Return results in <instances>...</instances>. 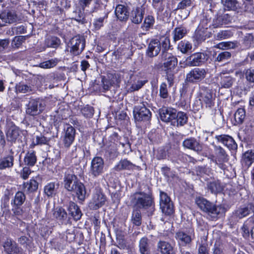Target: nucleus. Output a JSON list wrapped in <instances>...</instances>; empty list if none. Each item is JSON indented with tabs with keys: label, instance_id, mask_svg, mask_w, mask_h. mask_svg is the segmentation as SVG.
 <instances>
[{
	"label": "nucleus",
	"instance_id": "nucleus-13",
	"mask_svg": "<svg viewBox=\"0 0 254 254\" xmlns=\"http://www.w3.org/2000/svg\"><path fill=\"white\" fill-rule=\"evenodd\" d=\"M243 236L247 239L251 234L252 238L254 239V217H251L245 221L241 228Z\"/></svg>",
	"mask_w": 254,
	"mask_h": 254
},
{
	"label": "nucleus",
	"instance_id": "nucleus-34",
	"mask_svg": "<svg viewBox=\"0 0 254 254\" xmlns=\"http://www.w3.org/2000/svg\"><path fill=\"white\" fill-rule=\"evenodd\" d=\"M19 134L18 128L15 126H11L6 132L7 140L9 141L16 140Z\"/></svg>",
	"mask_w": 254,
	"mask_h": 254
},
{
	"label": "nucleus",
	"instance_id": "nucleus-12",
	"mask_svg": "<svg viewBox=\"0 0 254 254\" xmlns=\"http://www.w3.org/2000/svg\"><path fill=\"white\" fill-rule=\"evenodd\" d=\"M75 129L70 125H67L64 129L63 143L65 147L69 148L75 139Z\"/></svg>",
	"mask_w": 254,
	"mask_h": 254
},
{
	"label": "nucleus",
	"instance_id": "nucleus-31",
	"mask_svg": "<svg viewBox=\"0 0 254 254\" xmlns=\"http://www.w3.org/2000/svg\"><path fill=\"white\" fill-rule=\"evenodd\" d=\"M134 165L127 159L121 160L115 166L114 169L117 171L123 170H130L133 168Z\"/></svg>",
	"mask_w": 254,
	"mask_h": 254
},
{
	"label": "nucleus",
	"instance_id": "nucleus-27",
	"mask_svg": "<svg viewBox=\"0 0 254 254\" xmlns=\"http://www.w3.org/2000/svg\"><path fill=\"white\" fill-rule=\"evenodd\" d=\"M115 12L117 17L121 21H126L128 17L129 13L127 7L124 5H118Z\"/></svg>",
	"mask_w": 254,
	"mask_h": 254
},
{
	"label": "nucleus",
	"instance_id": "nucleus-10",
	"mask_svg": "<svg viewBox=\"0 0 254 254\" xmlns=\"http://www.w3.org/2000/svg\"><path fill=\"white\" fill-rule=\"evenodd\" d=\"M194 231L192 229H189L185 231H180L176 234V239L179 244L186 246L190 244L194 237Z\"/></svg>",
	"mask_w": 254,
	"mask_h": 254
},
{
	"label": "nucleus",
	"instance_id": "nucleus-25",
	"mask_svg": "<svg viewBox=\"0 0 254 254\" xmlns=\"http://www.w3.org/2000/svg\"><path fill=\"white\" fill-rule=\"evenodd\" d=\"M68 210L74 220L77 221L81 218L82 213L79 207L74 202L71 201L69 203Z\"/></svg>",
	"mask_w": 254,
	"mask_h": 254
},
{
	"label": "nucleus",
	"instance_id": "nucleus-54",
	"mask_svg": "<svg viewBox=\"0 0 254 254\" xmlns=\"http://www.w3.org/2000/svg\"><path fill=\"white\" fill-rule=\"evenodd\" d=\"M233 35V33L229 30H222L218 32L215 37L217 40H222L230 38Z\"/></svg>",
	"mask_w": 254,
	"mask_h": 254
},
{
	"label": "nucleus",
	"instance_id": "nucleus-51",
	"mask_svg": "<svg viewBox=\"0 0 254 254\" xmlns=\"http://www.w3.org/2000/svg\"><path fill=\"white\" fill-rule=\"evenodd\" d=\"M139 250L142 254H149L148 240L146 238H142L139 242Z\"/></svg>",
	"mask_w": 254,
	"mask_h": 254
},
{
	"label": "nucleus",
	"instance_id": "nucleus-7",
	"mask_svg": "<svg viewBox=\"0 0 254 254\" xmlns=\"http://www.w3.org/2000/svg\"><path fill=\"white\" fill-rule=\"evenodd\" d=\"M160 206L163 213L170 215L174 212V205L170 198L166 193L160 191Z\"/></svg>",
	"mask_w": 254,
	"mask_h": 254
},
{
	"label": "nucleus",
	"instance_id": "nucleus-2",
	"mask_svg": "<svg viewBox=\"0 0 254 254\" xmlns=\"http://www.w3.org/2000/svg\"><path fill=\"white\" fill-rule=\"evenodd\" d=\"M195 203L202 211L207 213L213 219L217 218L219 215L223 214L225 212L223 207L216 205L203 197H196Z\"/></svg>",
	"mask_w": 254,
	"mask_h": 254
},
{
	"label": "nucleus",
	"instance_id": "nucleus-36",
	"mask_svg": "<svg viewBox=\"0 0 254 254\" xmlns=\"http://www.w3.org/2000/svg\"><path fill=\"white\" fill-rule=\"evenodd\" d=\"M14 158L12 156L8 155L0 159V170L6 168H11L13 165Z\"/></svg>",
	"mask_w": 254,
	"mask_h": 254
},
{
	"label": "nucleus",
	"instance_id": "nucleus-49",
	"mask_svg": "<svg viewBox=\"0 0 254 254\" xmlns=\"http://www.w3.org/2000/svg\"><path fill=\"white\" fill-rule=\"evenodd\" d=\"M56 191V185L54 183H50L44 187V192L48 197L55 194Z\"/></svg>",
	"mask_w": 254,
	"mask_h": 254
},
{
	"label": "nucleus",
	"instance_id": "nucleus-63",
	"mask_svg": "<svg viewBox=\"0 0 254 254\" xmlns=\"http://www.w3.org/2000/svg\"><path fill=\"white\" fill-rule=\"evenodd\" d=\"M104 20V18L103 17H100L95 19L93 25L96 30L100 29L103 26Z\"/></svg>",
	"mask_w": 254,
	"mask_h": 254
},
{
	"label": "nucleus",
	"instance_id": "nucleus-48",
	"mask_svg": "<svg viewBox=\"0 0 254 254\" xmlns=\"http://www.w3.org/2000/svg\"><path fill=\"white\" fill-rule=\"evenodd\" d=\"M208 188L214 193L219 192L222 190V188L219 181L210 182L208 185Z\"/></svg>",
	"mask_w": 254,
	"mask_h": 254
},
{
	"label": "nucleus",
	"instance_id": "nucleus-62",
	"mask_svg": "<svg viewBox=\"0 0 254 254\" xmlns=\"http://www.w3.org/2000/svg\"><path fill=\"white\" fill-rule=\"evenodd\" d=\"M12 205V211L13 212V214L14 216L16 217L20 216L23 214V210L20 207L21 206L20 205Z\"/></svg>",
	"mask_w": 254,
	"mask_h": 254
},
{
	"label": "nucleus",
	"instance_id": "nucleus-19",
	"mask_svg": "<svg viewBox=\"0 0 254 254\" xmlns=\"http://www.w3.org/2000/svg\"><path fill=\"white\" fill-rule=\"evenodd\" d=\"M160 115L162 121L169 122L176 119V110L171 108H164L160 110Z\"/></svg>",
	"mask_w": 254,
	"mask_h": 254
},
{
	"label": "nucleus",
	"instance_id": "nucleus-56",
	"mask_svg": "<svg viewBox=\"0 0 254 254\" xmlns=\"http://www.w3.org/2000/svg\"><path fill=\"white\" fill-rule=\"evenodd\" d=\"M160 47L162 48V52H166L170 47V39L168 37L161 38L159 40Z\"/></svg>",
	"mask_w": 254,
	"mask_h": 254
},
{
	"label": "nucleus",
	"instance_id": "nucleus-60",
	"mask_svg": "<svg viewBox=\"0 0 254 254\" xmlns=\"http://www.w3.org/2000/svg\"><path fill=\"white\" fill-rule=\"evenodd\" d=\"M246 79L252 83H254V69L250 68L246 70L245 72Z\"/></svg>",
	"mask_w": 254,
	"mask_h": 254
},
{
	"label": "nucleus",
	"instance_id": "nucleus-6",
	"mask_svg": "<svg viewBox=\"0 0 254 254\" xmlns=\"http://www.w3.org/2000/svg\"><path fill=\"white\" fill-rule=\"evenodd\" d=\"M133 116L135 121L138 122L149 121L151 116V113L144 103H141L134 107Z\"/></svg>",
	"mask_w": 254,
	"mask_h": 254
},
{
	"label": "nucleus",
	"instance_id": "nucleus-20",
	"mask_svg": "<svg viewBox=\"0 0 254 254\" xmlns=\"http://www.w3.org/2000/svg\"><path fill=\"white\" fill-rule=\"evenodd\" d=\"M161 50L159 40L153 39L149 43L146 54L149 57H153L158 55Z\"/></svg>",
	"mask_w": 254,
	"mask_h": 254
},
{
	"label": "nucleus",
	"instance_id": "nucleus-17",
	"mask_svg": "<svg viewBox=\"0 0 254 254\" xmlns=\"http://www.w3.org/2000/svg\"><path fill=\"white\" fill-rule=\"evenodd\" d=\"M215 138L219 142L222 143L230 150H236L237 148V143L233 137L230 135L226 134L216 135Z\"/></svg>",
	"mask_w": 254,
	"mask_h": 254
},
{
	"label": "nucleus",
	"instance_id": "nucleus-55",
	"mask_svg": "<svg viewBox=\"0 0 254 254\" xmlns=\"http://www.w3.org/2000/svg\"><path fill=\"white\" fill-rule=\"evenodd\" d=\"M15 89L17 92L22 93H28L32 90L31 86L21 83L16 85Z\"/></svg>",
	"mask_w": 254,
	"mask_h": 254
},
{
	"label": "nucleus",
	"instance_id": "nucleus-32",
	"mask_svg": "<svg viewBox=\"0 0 254 254\" xmlns=\"http://www.w3.org/2000/svg\"><path fill=\"white\" fill-rule=\"evenodd\" d=\"M230 21V17L228 14H225L218 16L213 20L212 26L214 28H218L224 24H227Z\"/></svg>",
	"mask_w": 254,
	"mask_h": 254
},
{
	"label": "nucleus",
	"instance_id": "nucleus-22",
	"mask_svg": "<svg viewBox=\"0 0 254 254\" xmlns=\"http://www.w3.org/2000/svg\"><path fill=\"white\" fill-rule=\"evenodd\" d=\"M73 189L72 191H73L75 193L79 202H81L83 201L86 194V191L84 185L80 182H76V184H75Z\"/></svg>",
	"mask_w": 254,
	"mask_h": 254
},
{
	"label": "nucleus",
	"instance_id": "nucleus-61",
	"mask_svg": "<svg viewBox=\"0 0 254 254\" xmlns=\"http://www.w3.org/2000/svg\"><path fill=\"white\" fill-rule=\"evenodd\" d=\"M18 242L26 249L28 248L31 243L30 240L26 236H21L20 237L18 240Z\"/></svg>",
	"mask_w": 254,
	"mask_h": 254
},
{
	"label": "nucleus",
	"instance_id": "nucleus-11",
	"mask_svg": "<svg viewBox=\"0 0 254 254\" xmlns=\"http://www.w3.org/2000/svg\"><path fill=\"white\" fill-rule=\"evenodd\" d=\"M206 74L204 68L195 67L187 74L186 80L191 83L199 82L205 78Z\"/></svg>",
	"mask_w": 254,
	"mask_h": 254
},
{
	"label": "nucleus",
	"instance_id": "nucleus-44",
	"mask_svg": "<svg viewBox=\"0 0 254 254\" xmlns=\"http://www.w3.org/2000/svg\"><path fill=\"white\" fill-rule=\"evenodd\" d=\"M58 61L57 59H52L39 64L38 66L44 69L51 68L55 66Z\"/></svg>",
	"mask_w": 254,
	"mask_h": 254
},
{
	"label": "nucleus",
	"instance_id": "nucleus-42",
	"mask_svg": "<svg viewBox=\"0 0 254 254\" xmlns=\"http://www.w3.org/2000/svg\"><path fill=\"white\" fill-rule=\"evenodd\" d=\"M237 44L235 42H222L218 44L216 47L221 50L234 49L237 46Z\"/></svg>",
	"mask_w": 254,
	"mask_h": 254
},
{
	"label": "nucleus",
	"instance_id": "nucleus-26",
	"mask_svg": "<svg viewBox=\"0 0 254 254\" xmlns=\"http://www.w3.org/2000/svg\"><path fill=\"white\" fill-rule=\"evenodd\" d=\"M157 250L161 254H173L172 246L166 241H160L157 244Z\"/></svg>",
	"mask_w": 254,
	"mask_h": 254
},
{
	"label": "nucleus",
	"instance_id": "nucleus-52",
	"mask_svg": "<svg viewBox=\"0 0 254 254\" xmlns=\"http://www.w3.org/2000/svg\"><path fill=\"white\" fill-rule=\"evenodd\" d=\"M155 22L154 18L151 15H148L145 17L142 28L145 30H148L153 26Z\"/></svg>",
	"mask_w": 254,
	"mask_h": 254
},
{
	"label": "nucleus",
	"instance_id": "nucleus-3",
	"mask_svg": "<svg viewBox=\"0 0 254 254\" xmlns=\"http://www.w3.org/2000/svg\"><path fill=\"white\" fill-rule=\"evenodd\" d=\"M131 202L136 208L146 209L153 204L151 192L138 191L131 196Z\"/></svg>",
	"mask_w": 254,
	"mask_h": 254
},
{
	"label": "nucleus",
	"instance_id": "nucleus-39",
	"mask_svg": "<svg viewBox=\"0 0 254 254\" xmlns=\"http://www.w3.org/2000/svg\"><path fill=\"white\" fill-rule=\"evenodd\" d=\"M178 49L182 53L186 54L191 51L192 45L189 41H181L178 45Z\"/></svg>",
	"mask_w": 254,
	"mask_h": 254
},
{
	"label": "nucleus",
	"instance_id": "nucleus-33",
	"mask_svg": "<svg viewBox=\"0 0 254 254\" xmlns=\"http://www.w3.org/2000/svg\"><path fill=\"white\" fill-rule=\"evenodd\" d=\"M37 161V157L34 151L28 152L26 153L24 159V163L25 165L33 166Z\"/></svg>",
	"mask_w": 254,
	"mask_h": 254
},
{
	"label": "nucleus",
	"instance_id": "nucleus-4",
	"mask_svg": "<svg viewBox=\"0 0 254 254\" xmlns=\"http://www.w3.org/2000/svg\"><path fill=\"white\" fill-rule=\"evenodd\" d=\"M214 154L210 155L212 161L221 170L225 171L226 169L225 164L229 160L228 155L225 150L220 146L213 144Z\"/></svg>",
	"mask_w": 254,
	"mask_h": 254
},
{
	"label": "nucleus",
	"instance_id": "nucleus-41",
	"mask_svg": "<svg viewBox=\"0 0 254 254\" xmlns=\"http://www.w3.org/2000/svg\"><path fill=\"white\" fill-rule=\"evenodd\" d=\"M235 81V79L230 76L223 75L221 77L220 84L224 88L230 87Z\"/></svg>",
	"mask_w": 254,
	"mask_h": 254
},
{
	"label": "nucleus",
	"instance_id": "nucleus-5",
	"mask_svg": "<svg viewBox=\"0 0 254 254\" xmlns=\"http://www.w3.org/2000/svg\"><path fill=\"white\" fill-rule=\"evenodd\" d=\"M85 47V40L78 35L71 38L68 44L69 52L73 56L79 55Z\"/></svg>",
	"mask_w": 254,
	"mask_h": 254
},
{
	"label": "nucleus",
	"instance_id": "nucleus-43",
	"mask_svg": "<svg viewBox=\"0 0 254 254\" xmlns=\"http://www.w3.org/2000/svg\"><path fill=\"white\" fill-rule=\"evenodd\" d=\"M25 195L22 191H18L16 193L13 202L11 204L21 206L25 200Z\"/></svg>",
	"mask_w": 254,
	"mask_h": 254
},
{
	"label": "nucleus",
	"instance_id": "nucleus-38",
	"mask_svg": "<svg viewBox=\"0 0 254 254\" xmlns=\"http://www.w3.org/2000/svg\"><path fill=\"white\" fill-rule=\"evenodd\" d=\"M254 160V150H248L246 152L243 157V163L245 165L249 167L250 166Z\"/></svg>",
	"mask_w": 254,
	"mask_h": 254
},
{
	"label": "nucleus",
	"instance_id": "nucleus-58",
	"mask_svg": "<svg viewBox=\"0 0 254 254\" xmlns=\"http://www.w3.org/2000/svg\"><path fill=\"white\" fill-rule=\"evenodd\" d=\"M191 6V0H183L179 3L177 8L179 9H184L190 7Z\"/></svg>",
	"mask_w": 254,
	"mask_h": 254
},
{
	"label": "nucleus",
	"instance_id": "nucleus-15",
	"mask_svg": "<svg viewBox=\"0 0 254 254\" xmlns=\"http://www.w3.org/2000/svg\"><path fill=\"white\" fill-rule=\"evenodd\" d=\"M146 82V80L142 79L136 75L133 76L131 78L130 81L127 85V91L128 92H132L138 90Z\"/></svg>",
	"mask_w": 254,
	"mask_h": 254
},
{
	"label": "nucleus",
	"instance_id": "nucleus-45",
	"mask_svg": "<svg viewBox=\"0 0 254 254\" xmlns=\"http://www.w3.org/2000/svg\"><path fill=\"white\" fill-rule=\"evenodd\" d=\"M225 10H234L237 8V2L236 0H221Z\"/></svg>",
	"mask_w": 254,
	"mask_h": 254
},
{
	"label": "nucleus",
	"instance_id": "nucleus-28",
	"mask_svg": "<svg viewBox=\"0 0 254 254\" xmlns=\"http://www.w3.org/2000/svg\"><path fill=\"white\" fill-rule=\"evenodd\" d=\"M199 100L201 104L205 105L206 107H210L213 105L212 94L209 90H205L201 93Z\"/></svg>",
	"mask_w": 254,
	"mask_h": 254
},
{
	"label": "nucleus",
	"instance_id": "nucleus-53",
	"mask_svg": "<svg viewBox=\"0 0 254 254\" xmlns=\"http://www.w3.org/2000/svg\"><path fill=\"white\" fill-rule=\"evenodd\" d=\"M231 53L228 51H224L219 53L216 58L215 61L218 62H224L229 60L231 57Z\"/></svg>",
	"mask_w": 254,
	"mask_h": 254
},
{
	"label": "nucleus",
	"instance_id": "nucleus-23",
	"mask_svg": "<svg viewBox=\"0 0 254 254\" xmlns=\"http://www.w3.org/2000/svg\"><path fill=\"white\" fill-rule=\"evenodd\" d=\"M254 211V205L252 204H248L239 208L235 211V215L236 217L241 219L246 217Z\"/></svg>",
	"mask_w": 254,
	"mask_h": 254
},
{
	"label": "nucleus",
	"instance_id": "nucleus-18",
	"mask_svg": "<svg viewBox=\"0 0 254 254\" xmlns=\"http://www.w3.org/2000/svg\"><path fill=\"white\" fill-rule=\"evenodd\" d=\"M4 251L8 254H22L17 244L10 239H7L3 244Z\"/></svg>",
	"mask_w": 254,
	"mask_h": 254
},
{
	"label": "nucleus",
	"instance_id": "nucleus-57",
	"mask_svg": "<svg viewBox=\"0 0 254 254\" xmlns=\"http://www.w3.org/2000/svg\"><path fill=\"white\" fill-rule=\"evenodd\" d=\"M132 221L133 223L136 226L141 224V213L139 210H134L132 215Z\"/></svg>",
	"mask_w": 254,
	"mask_h": 254
},
{
	"label": "nucleus",
	"instance_id": "nucleus-21",
	"mask_svg": "<svg viewBox=\"0 0 254 254\" xmlns=\"http://www.w3.org/2000/svg\"><path fill=\"white\" fill-rule=\"evenodd\" d=\"M53 216L61 224H65L68 221L66 211L62 207L55 208L53 212Z\"/></svg>",
	"mask_w": 254,
	"mask_h": 254
},
{
	"label": "nucleus",
	"instance_id": "nucleus-16",
	"mask_svg": "<svg viewBox=\"0 0 254 254\" xmlns=\"http://www.w3.org/2000/svg\"><path fill=\"white\" fill-rule=\"evenodd\" d=\"M207 60L206 55L202 53H196L187 58V64L189 66H199Z\"/></svg>",
	"mask_w": 254,
	"mask_h": 254
},
{
	"label": "nucleus",
	"instance_id": "nucleus-8",
	"mask_svg": "<svg viewBox=\"0 0 254 254\" xmlns=\"http://www.w3.org/2000/svg\"><path fill=\"white\" fill-rule=\"evenodd\" d=\"M45 109V105L39 100L31 99L27 105V114L34 116L41 114Z\"/></svg>",
	"mask_w": 254,
	"mask_h": 254
},
{
	"label": "nucleus",
	"instance_id": "nucleus-50",
	"mask_svg": "<svg viewBox=\"0 0 254 254\" xmlns=\"http://www.w3.org/2000/svg\"><path fill=\"white\" fill-rule=\"evenodd\" d=\"M49 139L44 135L40 134L37 135L35 138H33L32 144L34 145H46L48 143Z\"/></svg>",
	"mask_w": 254,
	"mask_h": 254
},
{
	"label": "nucleus",
	"instance_id": "nucleus-24",
	"mask_svg": "<svg viewBox=\"0 0 254 254\" xmlns=\"http://www.w3.org/2000/svg\"><path fill=\"white\" fill-rule=\"evenodd\" d=\"M0 18L5 23H12L17 20V16L13 10H5L0 14Z\"/></svg>",
	"mask_w": 254,
	"mask_h": 254
},
{
	"label": "nucleus",
	"instance_id": "nucleus-1",
	"mask_svg": "<svg viewBox=\"0 0 254 254\" xmlns=\"http://www.w3.org/2000/svg\"><path fill=\"white\" fill-rule=\"evenodd\" d=\"M162 60L164 61L163 65L161 64H156L155 67L157 69L161 67H163L165 72L166 77L169 84L171 86L174 83L175 74L177 73L176 69L178 64L177 58L171 53L167 52H163L161 54Z\"/></svg>",
	"mask_w": 254,
	"mask_h": 254
},
{
	"label": "nucleus",
	"instance_id": "nucleus-35",
	"mask_svg": "<svg viewBox=\"0 0 254 254\" xmlns=\"http://www.w3.org/2000/svg\"><path fill=\"white\" fill-rule=\"evenodd\" d=\"M187 33V30L185 27H179L175 28L173 31V39L177 41L182 39Z\"/></svg>",
	"mask_w": 254,
	"mask_h": 254
},
{
	"label": "nucleus",
	"instance_id": "nucleus-29",
	"mask_svg": "<svg viewBox=\"0 0 254 254\" xmlns=\"http://www.w3.org/2000/svg\"><path fill=\"white\" fill-rule=\"evenodd\" d=\"M183 144L185 147L196 151H199L201 150V145L196 140L193 138L185 139L183 141Z\"/></svg>",
	"mask_w": 254,
	"mask_h": 254
},
{
	"label": "nucleus",
	"instance_id": "nucleus-64",
	"mask_svg": "<svg viewBox=\"0 0 254 254\" xmlns=\"http://www.w3.org/2000/svg\"><path fill=\"white\" fill-rule=\"evenodd\" d=\"M31 173V170L29 168L25 167L23 168L21 172V177L24 180L27 179L30 174Z\"/></svg>",
	"mask_w": 254,
	"mask_h": 254
},
{
	"label": "nucleus",
	"instance_id": "nucleus-14",
	"mask_svg": "<svg viewBox=\"0 0 254 254\" xmlns=\"http://www.w3.org/2000/svg\"><path fill=\"white\" fill-rule=\"evenodd\" d=\"M104 161L101 157H94L91 164L90 172L94 177H97L103 173Z\"/></svg>",
	"mask_w": 254,
	"mask_h": 254
},
{
	"label": "nucleus",
	"instance_id": "nucleus-47",
	"mask_svg": "<svg viewBox=\"0 0 254 254\" xmlns=\"http://www.w3.org/2000/svg\"><path fill=\"white\" fill-rule=\"evenodd\" d=\"M245 111L243 108L238 109L234 115V118L237 124H242L245 118Z\"/></svg>",
	"mask_w": 254,
	"mask_h": 254
},
{
	"label": "nucleus",
	"instance_id": "nucleus-9",
	"mask_svg": "<svg viewBox=\"0 0 254 254\" xmlns=\"http://www.w3.org/2000/svg\"><path fill=\"white\" fill-rule=\"evenodd\" d=\"M106 200V197L101 189H96L89 204V207L93 210L98 209L105 204Z\"/></svg>",
	"mask_w": 254,
	"mask_h": 254
},
{
	"label": "nucleus",
	"instance_id": "nucleus-46",
	"mask_svg": "<svg viewBox=\"0 0 254 254\" xmlns=\"http://www.w3.org/2000/svg\"><path fill=\"white\" fill-rule=\"evenodd\" d=\"M176 119L177 120V126H182L186 124L188 121V116L187 114L183 112L176 113Z\"/></svg>",
	"mask_w": 254,
	"mask_h": 254
},
{
	"label": "nucleus",
	"instance_id": "nucleus-59",
	"mask_svg": "<svg viewBox=\"0 0 254 254\" xmlns=\"http://www.w3.org/2000/svg\"><path fill=\"white\" fill-rule=\"evenodd\" d=\"M160 96L163 98H166L168 97V93L167 88V85L165 83H162L160 87Z\"/></svg>",
	"mask_w": 254,
	"mask_h": 254
},
{
	"label": "nucleus",
	"instance_id": "nucleus-30",
	"mask_svg": "<svg viewBox=\"0 0 254 254\" xmlns=\"http://www.w3.org/2000/svg\"><path fill=\"white\" fill-rule=\"evenodd\" d=\"M76 179L75 175L70 174H66L64 179V184L65 188L68 191H72L74 186L76 184L77 181H75Z\"/></svg>",
	"mask_w": 254,
	"mask_h": 254
},
{
	"label": "nucleus",
	"instance_id": "nucleus-37",
	"mask_svg": "<svg viewBox=\"0 0 254 254\" xmlns=\"http://www.w3.org/2000/svg\"><path fill=\"white\" fill-rule=\"evenodd\" d=\"M143 17L142 11L140 8H136L131 12V19L133 23L138 24L142 21Z\"/></svg>",
	"mask_w": 254,
	"mask_h": 254
},
{
	"label": "nucleus",
	"instance_id": "nucleus-40",
	"mask_svg": "<svg viewBox=\"0 0 254 254\" xmlns=\"http://www.w3.org/2000/svg\"><path fill=\"white\" fill-rule=\"evenodd\" d=\"M38 186L37 182L34 179H31L29 182L23 184V189L26 191H34L37 189Z\"/></svg>",
	"mask_w": 254,
	"mask_h": 254
}]
</instances>
